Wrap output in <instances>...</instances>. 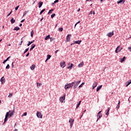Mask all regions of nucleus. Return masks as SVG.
<instances>
[{"label": "nucleus", "instance_id": "obj_60", "mask_svg": "<svg viewBox=\"0 0 131 131\" xmlns=\"http://www.w3.org/2000/svg\"><path fill=\"white\" fill-rule=\"evenodd\" d=\"M13 131H18V129H15Z\"/></svg>", "mask_w": 131, "mask_h": 131}, {"label": "nucleus", "instance_id": "obj_10", "mask_svg": "<svg viewBox=\"0 0 131 131\" xmlns=\"http://www.w3.org/2000/svg\"><path fill=\"white\" fill-rule=\"evenodd\" d=\"M8 117H9V112L6 113L5 118L4 119V122H6V121H8Z\"/></svg>", "mask_w": 131, "mask_h": 131}, {"label": "nucleus", "instance_id": "obj_59", "mask_svg": "<svg viewBox=\"0 0 131 131\" xmlns=\"http://www.w3.org/2000/svg\"><path fill=\"white\" fill-rule=\"evenodd\" d=\"M73 45H75V43H71V46H73Z\"/></svg>", "mask_w": 131, "mask_h": 131}, {"label": "nucleus", "instance_id": "obj_11", "mask_svg": "<svg viewBox=\"0 0 131 131\" xmlns=\"http://www.w3.org/2000/svg\"><path fill=\"white\" fill-rule=\"evenodd\" d=\"M65 66H66V64L65 63V62L64 61L60 62V67H61V68H64Z\"/></svg>", "mask_w": 131, "mask_h": 131}, {"label": "nucleus", "instance_id": "obj_33", "mask_svg": "<svg viewBox=\"0 0 131 131\" xmlns=\"http://www.w3.org/2000/svg\"><path fill=\"white\" fill-rule=\"evenodd\" d=\"M29 50V48L26 49L25 50V52H24V54H26V53H27V52H28Z\"/></svg>", "mask_w": 131, "mask_h": 131}, {"label": "nucleus", "instance_id": "obj_28", "mask_svg": "<svg viewBox=\"0 0 131 131\" xmlns=\"http://www.w3.org/2000/svg\"><path fill=\"white\" fill-rule=\"evenodd\" d=\"M45 40H48V39H50V35H47L45 38Z\"/></svg>", "mask_w": 131, "mask_h": 131}, {"label": "nucleus", "instance_id": "obj_54", "mask_svg": "<svg viewBox=\"0 0 131 131\" xmlns=\"http://www.w3.org/2000/svg\"><path fill=\"white\" fill-rule=\"evenodd\" d=\"M28 56H29V53H28L26 55V57H28Z\"/></svg>", "mask_w": 131, "mask_h": 131}, {"label": "nucleus", "instance_id": "obj_58", "mask_svg": "<svg viewBox=\"0 0 131 131\" xmlns=\"http://www.w3.org/2000/svg\"><path fill=\"white\" fill-rule=\"evenodd\" d=\"M77 12H80V8H79L77 10Z\"/></svg>", "mask_w": 131, "mask_h": 131}, {"label": "nucleus", "instance_id": "obj_62", "mask_svg": "<svg viewBox=\"0 0 131 131\" xmlns=\"http://www.w3.org/2000/svg\"><path fill=\"white\" fill-rule=\"evenodd\" d=\"M19 26H20V27H21V26H22V24H20Z\"/></svg>", "mask_w": 131, "mask_h": 131}, {"label": "nucleus", "instance_id": "obj_50", "mask_svg": "<svg viewBox=\"0 0 131 131\" xmlns=\"http://www.w3.org/2000/svg\"><path fill=\"white\" fill-rule=\"evenodd\" d=\"M7 60L6 59L4 60V61H3V64H5L6 62H7Z\"/></svg>", "mask_w": 131, "mask_h": 131}, {"label": "nucleus", "instance_id": "obj_5", "mask_svg": "<svg viewBox=\"0 0 131 131\" xmlns=\"http://www.w3.org/2000/svg\"><path fill=\"white\" fill-rule=\"evenodd\" d=\"M101 112H102V111H100L97 114V120L96 121V122H98V120H99V119H100V118H101L102 117V114H101Z\"/></svg>", "mask_w": 131, "mask_h": 131}, {"label": "nucleus", "instance_id": "obj_15", "mask_svg": "<svg viewBox=\"0 0 131 131\" xmlns=\"http://www.w3.org/2000/svg\"><path fill=\"white\" fill-rule=\"evenodd\" d=\"M110 111V107H107V109L106 110V113H105V115H106L107 116H108V115H109V112Z\"/></svg>", "mask_w": 131, "mask_h": 131}, {"label": "nucleus", "instance_id": "obj_57", "mask_svg": "<svg viewBox=\"0 0 131 131\" xmlns=\"http://www.w3.org/2000/svg\"><path fill=\"white\" fill-rule=\"evenodd\" d=\"M80 22V20H79L78 22H77L76 24H79V23Z\"/></svg>", "mask_w": 131, "mask_h": 131}, {"label": "nucleus", "instance_id": "obj_22", "mask_svg": "<svg viewBox=\"0 0 131 131\" xmlns=\"http://www.w3.org/2000/svg\"><path fill=\"white\" fill-rule=\"evenodd\" d=\"M126 83V86H128V85H129V84H130L131 83V80H129L128 81H127Z\"/></svg>", "mask_w": 131, "mask_h": 131}, {"label": "nucleus", "instance_id": "obj_63", "mask_svg": "<svg viewBox=\"0 0 131 131\" xmlns=\"http://www.w3.org/2000/svg\"><path fill=\"white\" fill-rule=\"evenodd\" d=\"M8 46L9 47H11V44L10 43L8 44Z\"/></svg>", "mask_w": 131, "mask_h": 131}, {"label": "nucleus", "instance_id": "obj_38", "mask_svg": "<svg viewBox=\"0 0 131 131\" xmlns=\"http://www.w3.org/2000/svg\"><path fill=\"white\" fill-rule=\"evenodd\" d=\"M27 115V112H25L22 115V117H23V116H26Z\"/></svg>", "mask_w": 131, "mask_h": 131}, {"label": "nucleus", "instance_id": "obj_27", "mask_svg": "<svg viewBox=\"0 0 131 131\" xmlns=\"http://www.w3.org/2000/svg\"><path fill=\"white\" fill-rule=\"evenodd\" d=\"M13 30H16L17 31L18 30H20V28L19 27H15Z\"/></svg>", "mask_w": 131, "mask_h": 131}, {"label": "nucleus", "instance_id": "obj_64", "mask_svg": "<svg viewBox=\"0 0 131 131\" xmlns=\"http://www.w3.org/2000/svg\"><path fill=\"white\" fill-rule=\"evenodd\" d=\"M100 2H101V3H103V0H101V1H100Z\"/></svg>", "mask_w": 131, "mask_h": 131}, {"label": "nucleus", "instance_id": "obj_25", "mask_svg": "<svg viewBox=\"0 0 131 131\" xmlns=\"http://www.w3.org/2000/svg\"><path fill=\"white\" fill-rule=\"evenodd\" d=\"M33 42H34V40L32 41H29L28 43L27 44L28 47H29V46H30L31 43H33Z\"/></svg>", "mask_w": 131, "mask_h": 131}, {"label": "nucleus", "instance_id": "obj_13", "mask_svg": "<svg viewBox=\"0 0 131 131\" xmlns=\"http://www.w3.org/2000/svg\"><path fill=\"white\" fill-rule=\"evenodd\" d=\"M83 65H84V63L83 61H81V62L78 65V67H79V68H81Z\"/></svg>", "mask_w": 131, "mask_h": 131}, {"label": "nucleus", "instance_id": "obj_18", "mask_svg": "<svg viewBox=\"0 0 131 131\" xmlns=\"http://www.w3.org/2000/svg\"><path fill=\"white\" fill-rule=\"evenodd\" d=\"M35 48V44H32L31 45V48L30 49V50L32 51V50H33Z\"/></svg>", "mask_w": 131, "mask_h": 131}, {"label": "nucleus", "instance_id": "obj_30", "mask_svg": "<svg viewBox=\"0 0 131 131\" xmlns=\"http://www.w3.org/2000/svg\"><path fill=\"white\" fill-rule=\"evenodd\" d=\"M80 103H81V101H80L79 102V103H77V106H76V109H77V108H78V107H79V106H80Z\"/></svg>", "mask_w": 131, "mask_h": 131}, {"label": "nucleus", "instance_id": "obj_32", "mask_svg": "<svg viewBox=\"0 0 131 131\" xmlns=\"http://www.w3.org/2000/svg\"><path fill=\"white\" fill-rule=\"evenodd\" d=\"M125 59V56H124L123 58H122V59H121V60H120L121 63H122V62H124Z\"/></svg>", "mask_w": 131, "mask_h": 131}, {"label": "nucleus", "instance_id": "obj_39", "mask_svg": "<svg viewBox=\"0 0 131 131\" xmlns=\"http://www.w3.org/2000/svg\"><path fill=\"white\" fill-rule=\"evenodd\" d=\"M10 64H8L7 66L6 67V69H10Z\"/></svg>", "mask_w": 131, "mask_h": 131}, {"label": "nucleus", "instance_id": "obj_17", "mask_svg": "<svg viewBox=\"0 0 131 131\" xmlns=\"http://www.w3.org/2000/svg\"><path fill=\"white\" fill-rule=\"evenodd\" d=\"M102 86H103V85H102L97 86V89H96V91H97V92H99V91H100V90L102 89Z\"/></svg>", "mask_w": 131, "mask_h": 131}, {"label": "nucleus", "instance_id": "obj_34", "mask_svg": "<svg viewBox=\"0 0 131 131\" xmlns=\"http://www.w3.org/2000/svg\"><path fill=\"white\" fill-rule=\"evenodd\" d=\"M51 57H52V56L48 55L47 60H50V59H51Z\"/></svg>", "mask_w": 131, "mask_h": 131}, {"label": "nucleus", "instance_id": "obj_53", "mask_svg": "<svg viewBox=\"0 0 131 131\" xmlns=\"http://www.w3.org/2000/svg\"><path fill=\"white\" fill-rule=\"evenodd\" d=\"M58 52H59V50H57L55 51V53L57 54V53H58Z\"/></svg>", "mask_w": 131, "mask_h": 131}, {"label": "nucleus", "instance_id": "obj_61", "mask_svg": "<svg viewBox=\"0 0 131 131\" xmlns=\"http://www.w3.org/2000/svg\"><path fill=\"white\" fill-rule=\"evenodd\" d=\"M42 20H43V17H42V18L40 19V21H41Z\"/></svg>", "mask_w": 131, "mask_h": 131}, {"label": "nucleus", "instance_id": "obj_35", "mask_svg": "<svg viewBox=\"0 0 131 131\" xmlns=\"http://www.w3.org/2000/svg\"><path fill=\"white\" fill-rule=\"evenodd\" d=\"M92 14H93V15H95V11H90L89 15H92Z\"/></svg>", "mask_w": 131, "mask_h": 131}, {"label": "nucleus", "instance_id": "obj_40", "mask_svg": "<svg viewBox=\"0 0 131 131\" xmlns=\"http://www.w3.org/2000/svg\"><path fill=\"white\" fill-rule=\"evenodd\" d=\"M58 30L59 31H60L61 32H62V31H63V28H58Z\"/></svg>", "mask_w": 131, "mask_h": 131}, {"label": "nucleus", "instance_id": "obj_49", "mask_svg": "<svg viewBox=\"0 0 131 131\" xmlns=\"http://www.w3.org/2000/svg\"><path fill=\"white\" fill-rule=\"evenodd\" d=\"M23 42V40H21L20 43L18 44V46H21Z\"/></svg>", "mask_w": 131, "mask_h": 131}, {"label": "nucleus", "instance_id": "obj_52", "mask_svg": "<svg viewBox=\"0 0 131 131\" xmlns=\"http://www.w3.org/2000/svg\"><path fill=\"white\" fill-rule=\"evenodd\" d=\"M10 58H11V56H9L6 60H7V61H8L9 59H10Z\"/></svg>", "mask_w": 131, "mask_h": 131}, {"label": "nucleus", "instance_id": "obj_7", "mask_svg": "<svg viewBox=\"0 0 131 131\" xmlns=\"http://www.w3.org/2000/svg\"><path fill=\"white\" fill-rule=\"evenodd\" d=\"M36 115L38 118H42V114L40 112H37Z\"/></svg>", "mask_w": 131, "mask_h": 131}, {"label": "nucleus", "instance_id": "obj_14", "mask_svg": "<svg viewBox=\"0 0 131 131\" xmlns=\"http://www.w3.org/2000/svg\"><path fill=\"white\" fill-rule=\"evenodd\" d=\"M68 65H69V66L70 65V66L67 67V69H72V67H73V63H69L68 64Z\"/></svg>", "mask_w": 131, "mask_h": 131}, {"label": "nucleus", "instance_id": "obj_8", "mask_svg": "<svg viewBox=\"0 0 131 131\" xmlns=\"http://www.w3.org/2000/svg\"><path fill=\"white\" fill-rule=\"evenodd\" d=\"M8 113L9 116H10V117H11V116H13V115H14L15 112L14 111H9Z\"/></svg>", "mask_w": 131, "mask_h": 131}, {"label": "nucleus", "instance_id": "obj_42", "mask_svg": "<svg viewBox=\"0 0 131 131\" xmlns=\"http://www.w3.org/2000/svg\"><path fill=\"white\" fill-rule=\"evenodd\" d=\"M28 13V11H25L23 14V17H24V16H25L27 13Z\"/></svg>", "mask_w": 131, "mask_h": 131}, {"label": "nucleus", "instance_id": "obj_23", "mask_svg": "<svg viewBox=\"0 0 131 131\" xmlns=\"http://www.w3.org/2000/svg\"><path fill=\"white\" fill-rule=\"evenodd\" d=\"M43 3L42 2H39V6H38V8H41L42 5H43Z\"/></svg>", "mask_w": 131, "mask_h": 131}, {"label": "nucleus", "instance_id": "obj_41", "mask_svg": "<svg viewBox=\"0 0 131 131\" xmlns=\"http://www.w3.org/2000/svg\"><path fill=\"white\" fill-rule=\"evenodd\" d=\"M55 16H56V14L55 13H53L51 15V18H54V17H55Z\"/></svg>", "mask_w": 131, "mask_h": 131}, {"label": "nucleus", "instance_id": "obj_19", "mask_svg": "<svg viewBox=\"0 0 131 131\" xmlns=\"http://www.w3.org/2000/svg\"><path fill=\"white\" fill-rule=\"evenodd\" d=\"M0 81H1V83H4V82H5V77H2L0 80Z\"/></svg>", "mask_w": 131, "mask_h": 131}, {"label": "nucleus", "instance_id": "obj_1", "mask_svg": "<svg viewBox=\"0 0 131 131\" xmlns=\"http://www.w3.org/2000/svg\"><path fill=\"white\" fill-rule=\"evenodd\" d=\"M80 81H81V80L78 81H74L72 82V84H73V88L74 89V90H75V89H76L77 88V86H78V84H79V83H80Z\"/></svg>", "mask_w": 131, "mask_h": 131}, {"label": "nucleus", "instance_id": "obj_43", "mask_svg": "<svg viewBox=\"0 0 131 131\" xmlns=\"http://www.w3.org/2000/svg\"><path fill=\"white\" fill-rule=\"evenodd\" d=\"M50 41H51V42H52V41L54 40V39H55V38H53V37H50Z\"/></svg>", "mask_w": 131, "mask_h": 131}, {"label": "nucleus", "instance_id": "obj_37", "mask_svg": "<svg viewBox=\"0 0 131 131\" xmlns=\"http://www.w3.org/2000/svg\"><path fill=\"white\" fill-rule=\"evenodd\" d=\"M84 85V82L82 83L79 86V88H82L83 85Z\"/></svg>", "mask_w": 131, "mask_h": 131}, {"label": "nucleus", "instance_id": "obj_9", "mask_svg": "<svg viewBox=\"0 0 131 131\" xmlns=\"http://www.w3.org/2000/svg\"><path fill=\"white\" fill-rule=\"evenodd\" d=\"M71 37V34H69L67 36V38H66V41L67 42H68V41H70V39Z\"/></svg>", "mask_w": 131, "mask_h": 131}, {"label": "nucleus", "instance_id": "obj_56", "mask_svg": "<svg viewBox=\"0 0 131 131\" xmlns=\"http://www.w3.org/2000/svg\"><path fill=\"white\" fill-rule=\"evenodd\" d=\"M12 67H14V62H12Z\"/></svg>", "mask_w": 131, "mask_h": 131}, {"label": "nucleus", "instance_id": "obj_51", "mask_svg": "<svg viewBox=\"0 0 131 131\" xmlns=\"http://www.w3.org/2000/svg\"><path fill=\"white\" fill-rule=\"evenodd\" d=\"M24 21H25V19H24L21 20L20 21V22H21V23H23V22H24Z\"/></svg>", "mask_w": 131, "mask_h": 131}, {"label": "nucleus", "instance_id": "obj_12", "mask_svg": "<svg viewBox=\"0 0 131 131\" xmlns=\"http://www.w3.org/2000/svg\"><path fill=\"white\" fill-rule=\"evenodd\" d=\"M97 85H98V83L95 81L92 85L93 90H94L95 88L97 87Z\"/></svg>", "mask_w": 131, "mask_h": 131}, {"label": "nucleus", "instance_id": "obj_47", "mask_svg": "<svg viewBox=\"0 0 131 131\" xmlns=\"http://www.w3.org/2000/svg\"><path fill=\"white\" fill-rule=\"evenodd\" d=\"M12 14V11L7 15V17H9V16H10V15H11Z\"/></svg>", "mask_w": 131, "mask_h": 131}, {"label": "nucleus", "instance_id": "obj_46", "mask_svg": "<svg viewBox=\"0 0 131 131\" xmlns=\"http://www.w3.org/2000/svg\"><path fill=\"white\" fill-rule=\"evenodd\" d=\"M18 9H19V6H17L15 7V11H17L18 10Z\"/></svg>", "mask_w": 131, "mask_h": 131}, {"label": "nucleus", "instance_id": "obj_16", "mask_svg": "<svg viewBox=\"0 0 131 131\" xmlns=\"http://www.w3.org/2000/svg\"><path fill=\"white\" fill-rule=\"evenodd\" d=\"M121 3H122L123 4H124V3H125V1L120 0V1H117V4H121Z\"/></svg>", "mask_w": 131, "mask_h": 131}, {"label": "nucleus", "instance_id": "obj_45", "mask_svg": "<svg viewBox=\"0 0 131 131\" xmlns=\"http://www.w3.org/2000/svg\"><path fill=\"white\" fill-rule=\"evenodd\" d=\"M12 96H13V93H10L9 96H8V98H10Z\"/></svg>", "mask_w": 131, "mask_h": 131}, {"label": "nucleus", "instance_id": "obj_26", "mask_svg": "<svg viewBox=\"0 0 131 131\" xmlns=\"http://www.w3.org/2000/svg\"><path fill=\"white\" fill-rule=\"evenodd\" d=\"M119 47H120L119 46H118L115 50V53H116L117 54V53H118V52H120V50L118 51V49H119Z\"/></svg>", "mask_w": 131, "mask_h": 131}, {"label": "nucleus", "instance_id": "obj_4", "mask_svg": "<svg viewBox=\"0 0 131 131\" xmlns=\"http://www.w3.org/2000/svg\"><path fill=\"white\" fill-rule=\"evenodd\" d=\"M113 35H114V31H112L111 32L108 33L106 34V36H108V37H112V36H113Z\"/></svg>", "mask_w": 131, "mask_h": 131}, {"label": "nucleus", "instance_id": "obj_24", "mask_svg": "<svg viewBox=\"0 0 131 131\" xmlns=\"http://www.w3.org/2000/svg\"><path fill=\"white\" fill-rule=\"evenodd\" d=\"M15 20L14 19V18H12L11 20H10V22L11 23V24H14V23H15Z\"/></svg>", "mask_w": 131, "mask_h": 131}, {"label": "nucleus", "instance_id": "obj_2", "mask_svg": "<svg viewBox=\"0 0 131 131\" xmlns=\"http://www.w3.org/2000/svg\"><path fill=\"white\" fill-rule=\"evenodd\" d=\"M70 88H73V85L72 84V83L67 84L64 86V88L66 90H68V89H70Z\"/></svg>", "mask_w": 131, "mask_h": 131}, {"label": "nucleus", "instance_id": "obj_36", "mask_svg": "<svg viewBox=\"0 0 131 131\" xmlns=\"http://www.w3.org/2000/svg\"><path fill=\"white\" fill-rule=\"evenodd\" d=\"M46 11V9H42L41 11H40V15H41V14H42V13L43 12H45Z\"/></svg>", "mask_w": 131, "mask_h": 131}, {"label": "nucleus", "instance_id": "obj_55", "mask_svg": "<svg viewBox=\"0 0 131 131\" xmlns=\"http://www.w3.org/2000/svg\"><path fill=\"white\" fill-rule=\"evenodd\" d=\"M54 11V9H51L50 10H49L50 13H51V12H53Z\"/></svg>", "mask_w": 131, "mask_h": 131}, {"label": "nucleus", "instance_id": "obj_21", "mask_svg": "<svg viewBox=\"0 0 131 131\" xmlns=\"http://www.w3.org/2000/svg\"><path fill=\"white\" fill-rule=\"evenodd\" d=\"M35 68V64H33L30 67L31 70H34Z\"/></svg>", "mask_w": 131, "mask_h": 131}, {"label": "nucleus", "instance_id": "obj_29", "mask_svg": "<svg viewBox=\"0 0 131 131\" xmlns=\"http://www.w3.org/2000/svg\"><path fill=\"white\" fill-rule=\"evenodd\" d=\"M119 107H120V101H119V102L118 103V105L117 106V109H119Z\"/></svg>", "mask_w": 131, "mask_h": 131}, {"label": "nucleus", "instance_id": "obj_44", "mask_svg": "<svg viewBox=\"0 0 131 131\" xmlns=\"http://www.w3.org/2000/svg\"><path fill=\"white\" fill-rule=\"evenodd\" d=\"M33 33H34L33 31H32L31 32V37H33Z\"/></svg>", "mask_w": 131, "mask_h": 131}, {"label": "nucleus", "instance_id": "obj_3", "mask_svg": "<svg viewBox=\"0 0 131 131\" xmlns=\"http://www.w3.org/2000/svg\"><path fill=\"white\" fill-rule=\"evenodd\" d=\"M69 123L70 124L71 128L73 126V123H74V119L70 118L69 121Z\"/></svg>", "mask_w": 131, "mask_h": 131}, {"label": "nucleus", "instance_id": "obj_6", "mask_svg": "<svg viewBox=\"0 0 131 131\" xmlns=\"http://www.w3.org/2000/svg\"><path fill=\"white\" fill-rule=\"evenodd\" d=\"M65 97H66V95H64V96H61L59 98V101L60 102H61V103H63V101H64V100H65Z\"/></svg>", "mask_w": 131, "mask_h": 131}, {"label": "nucleus", "instance_id": "obj_31", "mask_svg": "<svg viewBox=\"0 0 131 131\" xmlns=\"http://www.w3.org/2000/svg\"><path fill=\"white\" fill-rule=\"evenodd\" d=\"M42 84L40 83L37 82V88H39V86H41Z\"/></svg>", "mask_w": 131, "mask_h": 131}, {"label": "nucleus", "instance_id": "obj_48", "mask_svg": "<svg viewBox=\"0 0 131 131\" xmlns=\"http://www.w3.org/2000/svg\"><path fill=\"white\" fill-rule=\"evenodd\" d=\"M59 2V0H55L54 1V4H56V3H58Z\"/></svg>", "mask_w": 131, "mask_h": 131}, {"label": "nucleus", "instance_id": "obj_20", "mask_svg": "<svg viewBox=\"0 0 131 131\" xmlns=\"http://www.w3.org/2000/svg\"><path fill=\"white\" fill-rule=\"evenodd\" d=\"M74 43H77V45H80V43L81 42V40H77L74 41Z\"/></svg>", "mask_w": 131, "mask_h": 131}]
</instances>
